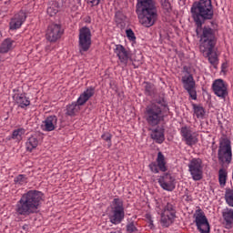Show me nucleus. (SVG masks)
Listing matches in <instances>:
<instances>
[{"instance_id":"obj_22","label":"nucleus","mask_w":233,"mask_h":233,"mask_svg":"<svg viewBox=\"0 0 233 233\" xmlns=\"http://www.w3.org/2000/svg\"><path fill=\"white\" fill-rule=\"evenodd\" d=\"M42 125L43 130L46 132H52L57 128V116H50L43 122Z\"/></svg>"},{"instance_id":"obj_10","label":"nucleus","mask_w":233,"mask_h":233,"mask_svg":"<svg viewBox=\"0 0 233 233\" xmlns=\"http://www.w3.org/2000/svg\"><path fill=\"white\" fill-rule=\"evenodd\" d=\"M193 219L198 232L210 233V224L203 210L197 209L193 215Z\"/></svg>"},{"instance_id":"obj_7","label":"nucleus","mask_w":233,"mask_h":233,"mask_svg":"<svg viewBox=\"0 0 233 233\" xmlns=\"http://www.w3.org/2000/svg\"><path fill=\"white\" fill-rule=\"evenodd\" d=\"M109 220L113 225H119L125 219V208L123 207V200L120 198H114L109 213Z\"/></svg>"},{"instance_id":"obj_14","label":"nucleus","mask_w":233,"mask_h":233,"mask_svg":"<svg viewBox=\"0 0 233 233\" xmlns=\"http://www.w3.org/2000/svg\"><path fill=\"white\" fill-rule=\"evenodd\" d=\"M63 27L59 24H51L47 27V31L46 34V37L49 43H56L58 39H61V35H63Z\"/></svg>"},{"instance_id":"obj_23","label":"nucleus","mask_w":233,"mask_h":233,"mask_svg":"<svg viewBox=\"0 0 233 233\" xmlns=\"http://www.w3.org/2000/svg\"><path fill=\"white\" fill-rule=\"evenodd\" d=\"M151 138L156 143H158V145H161L165 141V128L157 127V128L151 129Z\"/></svg>"},{"instance_id":"obj_15","label":"nucleus","mask_w":233,"mask_h":233,"mask_svg":"<svg viewBox=\"0 0 233 233\" xmlns=\"http://www.w3.org/2000/svg\"><path fill=\"white\" fill-rule=\"evenodd\" d=\"M182 141L187 145V147H194L198 143V133L192 131L189 127H182L180 129Z\"/></svg>"},{"instance_id":"obj_1","label":"nucleus","mask_w":233,"mask_h":233,"mask_svg":"<svg viewBox=\"0 0 233 233\" xmlns=\"http://www.w3.org/2000/svg\"><path fill=\"white\" fill-rule=\"evenodd\" d=\"M201 32L199 33V31ZM197 35L200 37V52L203 54L204 57H207L216 68L219 60L218 59V53H216V43L218 39L216 38V28H212L208 25H205L202 29L198 28V34Z\"/></svg>"},{"instance_id":"obj_35","label":"nucleus","mask_w":233,"mask_h":233,"mask_svg":"<svg viewBox=\"0 0 233 233\" xmlns=\"http://www.w3.org/2000/svg\"><path fill=\"white\" fill-rule=\"evenodd\" d=\"M161 6L166 14H170V12H172V6L170 5V2H168V0L162 1Z\"/></svg>"},{"instance_id":"obj_26","label":"nucleus","mask_w":233,"mask_h":233,"mask_svg":"<svg viewBox=\"0 0 233 233\" xmlns=\"http://www.w3.org/2000/svg\"><path fill=\"white\" fill-rule=\"evenodd\" d=\"M222 218L226 222L227 227H232L233 224V209L232 208H225L222 212Z\"/></svg>"},{"instance_id":"obj_3","label":"nucleus","mask_w":233,"mask_h":233,"mask_svg":"<svg viewBox=\"0 0 233 233\" xmlns=\"http://www.w3.org/2000/svg\"><path fill=\"white\" fill-rule=\"evenodd\" d=\"M136 13L140 25L150 28L157 21V4L156 0H137Z\"/></svg>"},{"instance_id":"obj_13","label":"nucleus","mask_w":233,"mask_h":233,"mask_svg":"<svg viewBox=\"0 0 233 233\" xmlns=\"http://www.w3.org/2000/svg\"><path fill=\"white\" fill-rule=\"evenodd\" d=\"M183 88L187 92L189 97L196 101L198 99V92L196 91V80L192 75L182 76Z\"/></svg>"},{"instance_id":"obj_18","label":"nucleus","mask_w":233,"mask_h":233,"mask_svg":"<svg viewBox=\"0 0 233 233\" xmlns=\"http://www.w3.org/2000/svg\"><path fill=\"white\" fill-rule=\"evenodd\" d=\"M158 183L163 188V190H167V192H172L174 188H176V185L174 184V177H172L171 174H165L160 176L158 178Z\"/></svg>"},{"instance_id":"obj_34","label":"nucleus","mask_w":233,"mask_h":233,"mask_svg":"<svg viewBox=\"0 0 233 233\" xmlns=\"http://www.w3.org/2000/svg\"><path fill=\"white\" fill-rule=\"evenodd\" d=\"M155 90H156V87H154V85L150 83H146V86H145L146 96H153Z\"/></svg>"},{"instance_id":"obj_30","label":"nucleus","mask_w":233,"mask_h":233,"mask_svg":"<svg viewBox=\"0 0 233 233\" xmlns=\"http://www.w3.org/2000/svg\"><path fill=\"white\" fill-rule=\"evenodd\" d=\"M25 132L26 130L25 128H17L14 130L12 134V139H15L16 141H21Z\"/></svg>"},{"instance_id":"obj_32","label":"nucleus","mask_w":233,"mask_h":233,"mask_svg":"<svg viewBox=\"0 0 233 233\" xmlns=\"http://www.w3.org/2000/svg\"><path fill=\"white\" fill-rule=\"evenodd\" d=\"M126 232L127 233H141L137 227L136 226V222H129L126 226Z\"/></svg>"},{"instance_id":"obj_8","label":"nucleus","mask_w":233,"mask_h":233,"mask_svg":"<svg viewBox=\"0 0 233 233\" xmlns=\"http://www.w3.org/2000/svg\"><path fill=\"white\" fill-rule=\"evenodd\" d=\"M218 157L220 165H230L232 162V146L228 138H223L218 147Z\"/></svg>"},{"instance_id":"obj_2","label":"nucleus","mask_w":233,"mask_h":233,"mask_svg":"<svg viewBox=\"0 0 233 233\" xmlns=\"http://www.w3.org/2000/svg\"><path fill=\"white\" fill-rule=\"evenodd\" d=\"M43 201V193L37 190H29L24 193L16 202L15 212L16 216L28 218L32 214H37Z\"/></svg>"},{"instance_id":"obj_17","label":"nucleus","mask_w":233,"mask_h":233,"mask_svg":"<svg viewBox=\"0 0 233 233\" xmlns=\"http://www.w3.org/2000/svg\"><path fill=\"white\" fill-rule=\"evenodd\" d=\"M212 88L215 96L220 97V99H226L227 96H228L227 83L223 79L215 80L212 84Z\"/></svg>"},{"instance_id":"obj_24","label":"nucleus","mask_w":233,"mask_h":233,"mask_svg":"<svg viewBox=\"0 0 233 233\" xmlns=\"http://www.w3.org/2000/svg\"><path fill=\"white\" fill-rule=\"evenodd\" d=\"M61 8H63V0H54L47 8V14L50 17H54Z\"/></svg>"},{"instance_id":"obj_25","label":"nucleus","mask_w":233,"mask_h":233,"mask_svg":"<svg viewBox=\"0 0 233 233\" xmlns=\"http://www.w3.org/2000/svg\"><path fill=\"white\" fill-rule=\"evenodd\" d=\"M15 47V42L10 38H6L3 41L0 46L1 54H6V52H10L13 48Z\"/></svg>"},{"instance_id":"obj_20","label":"nucleus","mask_w":233,"mask_h":233,"mask_svg":"<svg viewBox=\"0 0 233 233\" xmlns=\"http://www.w3.org/2000/svg\"><path fill=\"white\" fill-rule=\"evenodd\" d=\"M115 54L117 56L120 63L127 66L128 65V59H131L130 53L122 45H116L115 48Z\"/></svg>"},{"instance_id":"obj_36","label":"nucleus","mask_w":233,"mask_h":233,"mask_svg":"<svg viewBox=\"0 0 233 233\" xmlns=\"http://www.w3.org/2000/svg\"><path fill=\"white\" fill-rule=\"evenodd\" d=\"M102 139H104V141H106L107 143H109V147L110 145H112V135L108 132L106 133H104L102 136H101Z\"/></svg>"},{"instance_id":"obj_5","label":"nucleus","mask_w":233,"mask_h":233,"mask_svg":"<svg viewBox=\"0 0 233 233\" xmlns=\"http://www.w3.org/2000/svg\"><path fill=\"white\" fill-rule=\"evenodd\" d=\"M167 106L165 99L158 98L146 107L145 117L149 127H157L161 121H165L163 108Z\"/></svg>"},{"instance_id":"obj_19","label":"nucleus","mask_w":233,"mask_h":233,"mask_svg":"<svg viewBox=\"0 0 233 233\" xmlns=\"http://www.w3.org/2000/svg\"><path fill=\"white\" fill-rule=\"evenodd\" d=\"M26 21V13L20 11L11 18L9 23L10 30H19L23 26V23Z\"/></svg>"},{"instance_id":"obj_28","label":"nucleus","mask_w":233,"mask_h":233,"mask_svg":"<svg viewBox=\"0 0 233 233\" xmlns=\"http://www.w3.org/2000/svg\"><path fill=\"white\" fill-rule=\"evenodd\" d=\"M228 176V173L225 169H223V168L219 169V171H218V181H219V185L221 187H225V185H227Z\"/></svg>"},{"instance_id":"obj_21","label":"nucleus","mask_w":233,"mask_h":233,"mask_svg":"<svg viewBox=\"0 0 233 233\" xmlns=\"http://www.w3.org/2000/svg\"><path fill=\"white\" fill-rule=\"evenodd\" d=\"M43 139V135L41 133H35L32 135L25 143V148L29 152H32L34 148H37L39 142Z\"/></svg>"},{"instance_id":"obj_33","label":"nucleus","mask_w":233,"mask_h":233,"mask_svg":"<svg viewBox=\"0 0 233 233\" xmlns=\"http://www.w3.org/2000/svg\"><path fill=\"white\" fill-rule=\"evenodd\" d=\"M225 198L228 205L233 207V189H228Z\"/></svg>"},{"instance_id":"obj_9","label":"nucleus","mask_w":233,"mask_h":233,"mask_svg":"<svg viewBox=\"0 0 233 233\" xmlns=\"http://www.w3.org/2000/svg\"><path fill=\"white\" fill-rule=\"evenodd\" d=\"M90 46H92V31H90V28L86 26L82 27L79 30L78 37V48L80 54H83V52H88V50H90Z\"/></svg>"},{"instance_id":"obj_31","label":"nucleus","mask_w":233,"mask_h":233,"mask_svg":"<svg viewBox=\"0 0 233 233\" xmlns=\"http://www.w3.org/2000/svg\"><path fill=\"white\" fill-rule=\"evenodd\" d=\"M28 183V178L26 177V175H18L16 177H15V184L18 187H21L23 185H26Z\"/></svg>"},{"instance_id":"obj_4","label":"nucleus","mask_w":233,"mask_h":233,"mask_svg":"<svg viewBox=\"0 0 233 233\" xmlns=\"http://www.w3.org/2000/svg\"><path fill=\"white\" fill-rule=\"evenodd\" d=\"M191 17L197 25L196 32L199 34V28L203 26L205 21L214 19V6L212 0H199L193 3L191 6Z\"/></svg>"},{"instance_id":"obj_38","label":"nucleus","mask_w":233,"mask_h":233,"mask_svg":"<svg viewBox=\"0 0 233 233\" xmlns=\"http://www.w3.org/2000/svg\"><path fill=\"white\" fill-rule=\"evenodd\" d=\"M101 0H87V4L90 5V6H97Z\"/></svg>"},{"instance_id":"obj_12","label":"nucleus","mask_w":233,"mask_h":233,"mask_svg":"<svg viewBox=\"0 0 233 233\" xmlns=\"http://www.w3.org/2000/svg\"><path fill=\"white\" fill-rule=\"evenodd\" d=\"M187 167L194 181H201L203 179V162L200 158L191 159Z\"/></svg>"},{"instance_id":"obj_37","label":"nucleus","mask_w":233,"mask_h":233,"mask_svg":"<svg viewBox=\"0 0 233 233\" xmlns=\"http://www.w3.org/2000/svg\"><path fill=\"white\" fill-rule=\"evenodd\" d=\"M126 34L129 41H136V35L134 34V31H132V29H127L126 31Z\"/></svg>"},{"instance_id":"obj_11","label":"nucleus","mask_w":233,"mask_h":233,"mask_svg":"<svg viewBox=\"0 0 233 233\" xmlns=\"http://www.w3.org/2000/svg\"><path fill=\"white\" fill-rule=\"evenodd\" d=\"M176 219V208L172 203H167L160 215V223L165 228L170 227Z\"/></svg>"},{"instance_id":"obj_6","label":"nucleus","mask_w":233,"mask_h":233,"mask_svg":"<svg viewBox=\"0 0 233 233\" xmlns=\"http://www.w3.org/2000/svg\"><path fill=\"white\" fill-rule=\"evenodd\" d=\"M94 94H96V89L94 87H88L80 95L76 102H73L66 106V115L76 116V114L81 110V106H83V105H85V103H86V101H88V99H90Z\"/></svg>"},{"instance_id":"obj_16","label":"nucleus","mask_w":233,"mask_h":233,"mask_svg":"<svg viewBox=\"0 0 233 233\" xmlns=\"http://www.w3.org/2000/svg\"><path fill=\"white\" fill-rule=\"evenodd\" d=\"M149 170L153 172V174H159L160 172H167L168 170L167 168V160L165 159V155L162 152L157 153V157L156 162H152L149 164Z\"/></svg>"},{"instance_id":"obj_27","label":"nucleus","mask_w":233,"mask_h":233,"mask_svg":"<svg viewBox=\"0 0 233 233\" xmlns=\"http://www.w3.org/2000/svg\"><path fill=\"white\" fill-rule=\"evenodd\" d=\"M15 101L20 108H26V106H30V100L26 98V96L21 94L17 95Z\"/></svg>"},{"instance_id":"obj_29","label":"nucleus","mask_w":233,"mask_h":233,"mask_svg":"<svg viewBox=\"0 0 233 233\" xmlns=\"http://www.w3.org/2000/svg\"><path fill=\"white\" fill-rule=\"evenodd\" d=\"M193 110L198 119H203V117H205V108H203V106L193 105Z\"/></svg>"}]
</instances>
